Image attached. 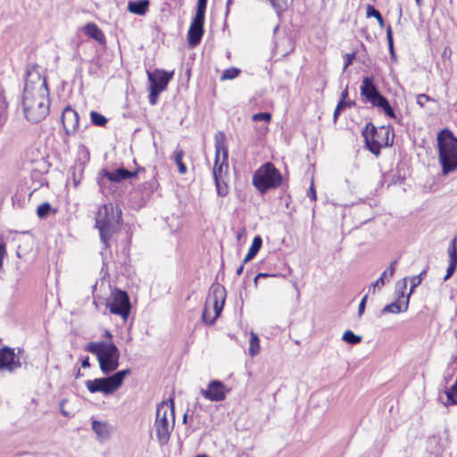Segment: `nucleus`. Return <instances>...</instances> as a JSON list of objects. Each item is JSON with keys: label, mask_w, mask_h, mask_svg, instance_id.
<instances>
[{"label": "nucleus", "mask_w": 457, "mask_h": 457, "mask_svg": "<svg viewBox=\"0 0 457 457\" xmlns=\"http://www.w3.org/2000/svg\"><path fill=\"white\" fill-rule=\"evenodd\" d=\"M37 65H29L22 96V108L25 118L31 123H38L49 113V90L45 77Z\"/></svg>", "instance_id": "1"}, {"label": "nucleus", "mask_w": 457, "mask_h": 457, "mask_svg": "<svg viewBox=\"0 0 457 457\" xmlns=\"http://www.w3.org/2000/svg\"><path fill=\"white\" fill-rule=\"evenodd\" d=\"M438 159L442 175L446 176L457 170V137L448 129H442L436 137Z\"/></svg>", "instance_id": "2"}, {"label": "nucleus", "mask_w": 457, "mask_h": 457, "mask_svg": "<svg viewBox=\"0 0 457 457\" xmlns=\"http://www.w3.org/2000/svg\"><path fill=\"white\" fill-rule=\"evenodd\" d=\"M85 350L96 356L104 374L108 375L119 367L120 351L112 341L90 342Z\"/></svg>", "instance_id": "3"}, {"label": "nucleus", "mask_w": 457, "mask_h": 457, "mask_svg": "<svg viewBox=\"0 0 457 457\" xmlns=\"http://www.w3.org/2000/svg\"><path fill=\"white\" fill-rule=\"evenodd\" d=\"M175 424L174 401L170 398L158 404L154 428L161 445H165L170 437Z\"/></svg>", "instance_id": "4"}, {"label": "nucleus", "mask_w": 457, "mask_h": 457, "mask_svg": "<svg viewBox=\"0 0 457 457\" xmlns=\"http://www.w3.org/2000/svg\"><path fill=\"white\" fill-rule=\"evenodd\" d=\"M121 220V210L107 204L101 206L96 216V226L99 229L101 241L107 247V242Z\"/></svg>", "instance_id": "5"}, {"label": "nucleus", "mask_w": 457, "mask_h": 457, "mask_svg": "<svg viewBox=\"0 0 457 457\" xmlns=\"http://www.w3.org/2000/svg\"><path fill=\"white\" fill-rule=\"evenodd\" d=\"M362 136L368 149L375 155L380 154L381 147L390 146L394 143V133L389 126L377 129L369 122L362 131Z\"/></svg>", "instance_id": "6"}, {"label": "nucleus", "mask_w": 457, "mask_h": 457, "mask_svg": "<svg viewBox=\"0 0 457 457\" xmlns=\"http://www.w3.org/2000/svg\"><path fill=\"white\" fill-rule=\"evenodd\" d=\"M225 298L226 290L222 286L217 284L211 287L202 313V320L205 324H213L220 315Z\"/></svg>", "instance_id": "7"}, {"label": "nucleus", "mask_w": 457, "mask_h": 457, "mask_svg": "<svg viewBox=\"0 0 457 457\" xmlns=\"http://www.w3.org/2000/svg\"><path fill=\"white\" fill-rule=\"evenodd\" d=\"M130 372L129 369L119 370L108 377L86 380L85 385L92 394L100 392L104 395H112L122 385L124 378Z\"/></svg>", "instance_id": "8"}, {"label": "nucleus", "mask_w": 457, "mask_h": 457, "mask_svg": "<svg viewBox=\"0 0 457 457\" xmlns=\"http://www.w3.org/2000/svg\"><path fill=\"white\" fill-rule=\"evenodd\" d=\"M281 182L282 176L271 162L262 165L253 176V185L262 194L278 187Z\"/></svg>", "instance_id": "9"}, {"label": "nucleus", "mask_w": 457, "mask_h": 457, "mask_svg": "<svg viewBox=\"0 0 457 457\" xmlns=\"http://www.w3.org/2000/svg\"><path fill=\"white\" fill-rule=\"evenodd\" d=\"M105 305L109 308L111 313L120 316L124 320L129 316L131 304L126 291L119 288L112 290Z\"/></svg>", "instance_id": "10"}, {"label": "nucleus", "mask_w": 457, "mask_h": 457, "mask_svg": "<svg viewBox=\"0 0 457 457\" xmlns=\"http://www.w3.org/2000/svg\"><path fill=\"white\" fill-rule=\"evenodd\" d=\"M173 72L169 73L163 70H156L154 72L147 71L149 86V103L154 105L157 103L161 92L166 89L169 81L171 79Z\"/></svg>", "instance_id": "11"}, {"label": "nucleus", "mask_w": 457, "mask_h": 457, "mask_svg": "<svg viewBox=\"0 0 457 457\" xmlns=\"http://www.w3.org/2000/svg\"><path fill=\"white\" fill-rule=\"evenodd\" d=\"M228 148L225 144V135L222 132H218L215 136V161L213 167V178L220 180L223 168L228 169Z\"/></svg>", "instance_id": "12"}, {"label": "nucleus", "mask_w": 457, "mask_h": 457, "mask_svg": "<svg viewBox=\"0 0 457 457\" xmlns=\"http://www.w3.org/2000/svg\"><path fill=\"white\" fill-rule=\"evenodd\" d=\"M406 278L396 283L397 299L395 302L386 304L381 311L382 313H400L406 312L409 305V295H404L403 291L406 289Z\"/></svg>", "instance_id": "13"}, {"label": "nucleus", "mask_w": 457, "mask_h": 457, "mask_svg": "<svg viewBox=\"0 0 457 457\" xmlns=\"http://www.w3.org/2000/svg\"><path fill=\"white\" fill-rule=\"evenodd\" d=\"M230 392L225 384L220 380H212L206 389H202V395L212 402H221L226 399L227 395Z\"/></svg>", "instance_id": "14"}, {"label": "nucleus", "mask_w": 457, "mask_h": 457, "mask_svg": "<svg viewBox=\"0 0 457 457\" xmlns=\"http://www.w3.org/2000/svg\"><path fill=\"white\" fill-rule=\"evenodd\" d=\"M138 171L139 170L136 171H129L122 167L118 168L113 171L104 169L98 174V185L100 187H103L104 185V179L111 182L119 183L127 179L135 178Z\"/></svg>", "instance_id": "15"}, {"label": "nucleus", "mask_w": 457, "mask_h": 457, "mask_svg": "<svg viewBox=\"0 0 457 457\" xmlns=\"http://www.w3.org/2000/svg\"><path fill=\"white\" fill-rule=\"evenodd\" d=\"M361 96L374 106L384 96L378 91L373 77H364L360 87Z\"/></svg>", "instance_id": "16"}, {"label": "nucleus", "mask_w": 457, "mask_h": 457, "mask_svg": "<svg viewBox=\"0 0 457 457\" xmlns=\"http://www.w3.org/2000/svg\"><path fill=\"white\" fill-rule=\"evenodd\" d=\"M205 15L195 13L187 32V41L190 46H196L204 35Z\"/></svg>", "instance_id": "17"}, {"label": "nucleus", "mask_w": 457, "mask_h": 457, "mask_svg": "<svg viewBox=\"0 0 457 457\" xmlns=\"http://www.w3.org/2000/svg\"><path fill=\"white\" fill-rule=\"evenodd\" d=\"M21 366V363L13 348L4 346L0 349V370L12 372Z\"/></svg>", "instance_id": "18"}, {"label": "nucleus", "mask_w": 457, "mask_h": 457, "mask_svg": "<svg viewBox=\"0 0 457 457\" xmlns=\"http://www.w3.org/2000/svg\"><path fill=\"white\" fill-rule=\"evenodd\" d=\"M79 117L78 112L71 106L63 109L62 114V123L66 135H73L79 127Z\"/></svg>", "instance_id": "19"}, {"label": "nucleus", "mask_w": 457, "mask_h": 457, "mask_svg": "<svg viewBox=\"0 0 457 457\" xmlns=\"http://www.w3.org/2000/svg\"><path fill=\"white\" fill-rule=\"evenodd\" d=\"M92 429L101 440L108 439L112 430L109 423L98 420L92 422Z\"/></svg>", "instance_id": "20"}, {"label": "nucleus", "mask_w": 457, "mask_h": 457, "mask_svg": "<svg viewBox=\"0 0 457 457\" xmlns=\"http://www.w3.org/2000/svg\"><path fill=\"white\" fill-rule=\"evenodd\" d=\"M149 4V0L129 1L128 4V10L134 14L145 15L148 11Z\"/></svg>", "instance_id": "21"}, {"label": "nucleus", "mask_w": 457, "mask_h": 457, "mask_svg": "<svg viewBox=\"0 0 457 457\" xmlns=\"http://www.w3.org/2000/svg\"><path fill=\"white\" fill-rule=\"evenodd\" d=\"M158 181L155 178H152L149 181L144 182L138 186V190L142 193L143 197L149 198L158 188Z\"/></svg>", "instance_id": "22"}, {"label": "nucleus", "mask_w": 457, "mask_h": 457, "mask_svg": "<svg viewBox=\"0 0 457 457\" xmlns=\"http://www.w3.org/2000/svg\"><path fill=\"white\" fill-rule=\"evenodd\" d=\"M85 33L91 38H94L99 43L104 41V35L102 30L95 23H87L85 26Z\"/></svg>", "instance_id": "23"}, {"label": "nucleus", "mask_w": 457, "mask_h": 457, "mask_svg": "<svg viewBox=\"0 0 457 457\" xmlns=\"http://www.w3.org/2000/svg\"><path fill=\"white\" fill-rule=\"evenodd\" d=\"M262 245V237L260 236L254 237L253 240L252 242V245H251V246H250V248L248 250V253H247V254L245 255V257L244 259V263H246L249 261H251L253 258H254L255 255L260 251Z\"/></svg>", "instance_id": "24"}, {"label": "nucleus", "mask_w": 457, "mask_h": 457, "mask_svg": "<svg viewBox=\"0 0 457 457\" xmlns=\"http://www.w3.org/2000/svg\"><path fill=\"white\" fill-rule=\"evenodd\" d=\"M387 278V270H384L380 277L370 286L369 292L372 294L379 292L385 284L389 282Z\"/></svg>", "instance_id": "25"}, {"label": "nucleus", "mask_w": 457, "mask_h": 457, "mask_svg": "<svg viewBox=\"0 0 457 457\" xmlns=\"http://www.w3.org/2000/svg\"><path fill=\"white\" fill-rule=\"evenodd\" d=\"M374 106L380 108L385 112V114L389 118H395V111L390 105L388 100L385 96H383Z\"/></svg>", "instance_id": "26"}, {"label": "nucleus", "mask_w": 457, "mask_h": 457, "mask_svg": "<svg viewBox=\"0 0 457 457\" xmlns=\"http://www.w3.org/2000/svg\"><path fill=\"white\" fill-rule=\"evenodd\" d=\"M260 352V341L258 336L251 332L250 334V346H249V354L252 357L256 356Z\"/></svg>", "instance_id": "27"}, {"label": "nucleus", "mask_w": 457, "mask_h": 457, "mask_svg": "<svg viewBox=\"0 0 457 457\" xmlns=\"http://www.w3.org/2000/svg\"><path fill=\"white\" fill-rule=\"evenodd\" d=\"M184 156V152L182 149H177L174 152V162H176L178 166L179 172L180 174H185L187 172V166L182 162V158Z\"/></svg>", "instance_id": "28"}, {"label": "nucleus", "mask_w": 457, "mask_h": 457, "mask_svg": "<svg viewBox=\"0 0 457 457\" xmlns=\"http://www.w3.org/2000/svg\"><path fill=\"white\" fill-rule=\"evenodd\" d=\"M342 339L350 345H357L361 341V337L355 335L352 330H346Z\"/></svg>", "instance_id": "29"}, {"label": "nucleus", "mask_w": 457, "mask_h": 457, "mask_svg": "<svg viewBox=\"0 0 457 457\" xmlns=\"http://www.w3.org/2000/svg\"><path fill=\"white\" fill-rule=\"evenodd\" d=\"M90 117L92 123L96 126L104 127L108 121V120L104 115L96 111H91Z\"/></svg>", "instance_id": "30"}, {"label": "nucleus", "mask_w": 457, "mask_h": 457, "mask_svg": "<svg viewBox=\"0 0 457 457\" xmlns=\"http://www.w3.org/2000/svg\"><path fill=\"white\" fill-rule=\"evenodd\" d=\"M366 15L367 17H374V19L378 21L380 27L384 26V19L381 13L372 5H368Z\"/></svg>", "instance_id": "31"}, {"label": "nucleus", "mask_w": 457, "mask_h": 457, "mask_svg": "<svg viewBox=\"0 0 457 457\" xmlns=\"http://www.w3.org/2000/svg\"><path fill=\"white\" fill-rule=\"evenodd\" d=\"M239 73L240 70L238 68L232 67L226 69L220 77V80L233 79L237 78Z\"/></svg>", "instance_id": "32"}, {"label": "nucleus", "mask_w": 457, "mask_h": 457, "mask_svg": "<svg viewBox=\"0 0 457 457\" xmlns=\"http://www.w3.org/2000/svg\"><path fill=\"white\" fill-rule=\"evenodd\" d=\"M215 181V186H216V190H217V194L218 195L220 196H226L228 193V187L227 186V184L222 180V179H220V180L216 178V179H214Z\"/></svg>", "instance_id": "33"}, {"label": "nucleus", "mask_w": 457, "mask_h": 457, "mask_svg": "<svg viewBox=\"0 0 457 457\" xmlns=\"http://www.w3.org/2000/svg\"><path fill=\"white\" fill-rule=\"evenodd\" d=\"M51 211V204L49 203H43L40 205H38L37 209V214L39 218H45L49 214Z\"/></svg>", "instance_id": "34"}, {"label": "nucleus", "mask_w": 457, "mask_h": 457, "mask_svg": "<svg viewBox=\"0 0 457 457\" xmlns=\"http://www.w3.org/2000/svg\"><path fill=\"white\" fill-rule=\"evenodd\" d=\"M252 120L253 121L270 122L271 120V114L270 112H258L253 115Z\"/></svg>", "instance_id": "35"}, {"label": "nucleus", "mask_w": 457, "mask_h": 457, "mask_svg": "<svg viewBox=\"0 0 457 457\" xmlns=\"http://www.w3.org/2000/svg\"><path fill=\"white\" fill-rule=\"evenodd\" d=\"M449 259L457 260V238L454 237L448 248Z\"/></svg>", "instance_id": "36"}, {"label": "nucleus", "mask_w": 457, "mask_h": 457, "mask_svg": "<svg viewBox=\"0 0 457 457\" xmlns=\"http://www.w3.org/2000/svg\"><path fill=\"white\" fill-rule=\"evenodd\" d=\"M457 267V260L449 259V265L446 270V274L444 280L446 281L450 277L453 276Z\"/></svg>", "instance_id": "37"}, {"label": "nucleus", "mask_w": 457, "mask_h": 457, "mask_svg": "<svg viewBox=\"0 0 457 457\" xmlns=\"http://www.w3.org/2000/svg\"><path fill=\"white\" fill-rule=\"evenodd\" d=\"M386 39L388 41V46H389L390 54H391L392 56H394L395 55V51H394L393 34H392L391 26H388L386 28Z\"/></svg>", "instance_id": "38"}, {"label": "nucleus", "mask_w": 457, "mask_h": 457, "mask_svg": "<svg viewBox=\"0 0 457 457\" xmlns=\"http://www.w3.org/2000/svg\"><path fill=\"white\" fill-rule=\"evenodd\" d=\"M411 288H410V292L407 295H411L414 289L421 283V278L420 277H417V276H413L411 278Z\"/></svg>", "instance_id": "39"}, {"label": "nucleus", "mask_w": 457, "mask_h": 457, "mask_svg": "<svg viewBox=\"0 0 457 457\" xmlns=\"http://www.w3.org/2000/svg\"><path fill=\"white\" fill-rule=\"evenodd\" d=\"M207 6V0H197V6L195 13L205 15Z\"/></svg>", "instance_id": "40"}, {"label": "nucleus", "mask_w": 457, "mask_h": 457, "mask_svg": "<svg viewBox=\"0 0 457 457\" xmlns=\"http://www.w3.org/2000/svg\"><path fill=\"white\" fill-rule=\"evenodd\" d=\"M432 98L430 96H428V95L426 94H419L417 96V104L420 106V107H424L425 104L428 101H431Z\"/></svg>", "instance_id": "41"}, {"label": "nucleus", "mask_w": 457, "mask_h": 457, "mask_svg": "<svg viewBox=\"0 0 457 457\" xmlns=\"http://www.w3.org/2000/svg\"><path fill=\"white\" fill-rule=\"evenodd\" d=\"M6 254V245L4 239L0 237V269L3 267V260Z\"/></svg>", "instance_id": "42"}, {"label": "nucleus", "mask_w": 457, "mask_h": 457, "mask_svg": "<svg viewBox=\"0 0 457 457\" xmlns=\"http://www.w3.org/2000/svg\"><path fill=\"white\" fill-rule=\"evenodd\" d=\"M396 264L397 261H393L391 262L389 267L386 270H387V281H390L391 278L394 276Z\"/></svg>", "instance_id": "43"}, {"label": "nucleus", "mask_w": 457, "mask_h": 457, "mask_svg": "<svg viewBox=\"0 0 457 457\" xmlns=\"http://www.w3.org/2000/svg\"><path fill=\"white\" fill-rule=\"evenodd\" d=\"M367 299H368V295H365L362 297V299L361 300L360 303H359V306H358V314H359V316H361L364 312V311H365V306H366Z\"/></svg>", "instance_id": "44"}, {"label": "nucleus", "mask_w": 457, "mask_h": 457, "mask_svg": "<svg viewBox=\"0 0 457 457\" xmlns=\"http://www.w3.org/2000/svg\"><path fill=\"white\" fill-rule=\"evenodd\" d=\"M355 57V54L353 53V54H346L345 55V66H344V70H345L348 66H350L353 61Z\"/></svg>", "instance_id": "45"}, {"label": "nucleus", "mask_w": 457, "mask_h": 457, "mask_svg": "<svg viewBox=\"0 0 457 457\" xmlns=\"http://www.w3.org/2000/svg\"><path fill=\"white\" fill-rule=\"evenodd\" d=\"M354 103L353 102H346L345 100H340L337 105V109H338L339 111H342L344 110L346 106H351L352 104H353Z\"/></svg>", "instance_id": "46"}, {"label": "nucleus", "mask_w": 457, "mask_h": 457, "mask_svg": "<svg viewBox=\"0 0 457 457\" xmlns=\"http://www.w3.org/2000/svg\"><path fill=\"white\" fill-rule=\"evenodd\" d=\"M277 275L275 274H269V273H258L255 278H254V285L257 286V283H258V279L259 278H268V277H276Z\"/></svg>", "instance_id": "47"}, {"label": "nucleus", "mask_w": 457, "mask_h": 457, "mask_svg": "<svg viewBox=\"0 0 457 457\" xmlns=\"http://www.w3.org/2000/svg\"><path fill=\"white\" fill-rule=\"evenodd\" d=\"M308 197L312 200V201H315L317 196H316V191H315V188H314V186H313V183H312L311 187H310V189H309V192L307 194Z\"/></svg>", "instance_id": "48"}, {"label": "nucleus", "mask_w": 457, "mask_h": 457, "mask_svg": "<svg viewBox=\"0 0 457 457\" xmlns=\"http://www.w3.org/2000/svg\"><path fill=\"white\" fill-rule=\"evenodd\" d=\"M67 403V400L66 399H63L61 401L60 403V411L61 413L64 416V417H69L70 416V413L65 411V408H64V404Z\"/></svg>", "instance_id": "49"}, {"label": "nucleus", "mask_w": 457, "mask_h": 457, "mask_svg": "<svg viewBox=\"0 0 457 457\" xmlns=\"http://www.w3.org/2000/svg\"><path fill=\"white\" fill-rule=\"evenodd\" d=\"M451 56V49L449 47H445L443 53H442V58L444 59H449Z\"/></svg>", "instance_id": "50"}, {"label": "nucleus", "mask_w": 457, "mask_h": 457, "mask_svg": "<svg viewBox=\"0 0 457 457\" xmlns=\"http://www.w3.org/2000/svg\"><path fill=\"white\" fill-rule=\"evenodd\" d=\"M90 366V363H89V357L87 356L84 360H82V362H81V367L82 368H87Z\"/></svg>", "instance_id": "51"}, {"label": "nucleus", "mask_w": 457, "mask_h": 457, "mask_svg": "<svg viewBox=\"0 0 457 457\" xmlns=\"http://www.w3.org/2000/svg\"><path fill=\"white\" fill-rule=\"evenodd\" d=\"M6 120V116L4 111H0V126H2Z\"/></svg>", "instance_id": "52"}, {"label": "nucleus", "mask_w": 457, "mask_h": 457, "mask_svg": "<svg viewBox=\"0 0 457 457\" xmlns=\"http://www.w3.org/2000/svg\"><path fill=\"white\" fill-rule=\"evenodd\" d=\"M342 111H339L338 109H335V112H334V114H333V119H334V121H337V120L338 119V116L340 114Z\"/></svg>", "instance_id": "53"}, {"label": "nucleus", "mask_w": 457, "mask_h": 457, "mask_svg": "<svg viewBox=\"0 0 457 457\" xmlns=\"http://www.w3.org/2000/svg\"><path fill=\"white\" fill-rule=\"evenodd\" d=\"M348 96V89L345 88L342 93H341V99L340 100H345V98Z\"/></svg>", "instance_id": "54"}, {"label": "nucleus", "mask_w": 457, "mask_h": 457, "mask_svg": "<svg viewBox=\"0 0 457 457\" xmlns=\"http://www.w3.org/2000/svg\"><path fill=\"white\" fill-rule=\"evenodd\" d=\"M79 181H80V179L77 178L76 175H75V172H73V183H74V186L77 187L79 184Z\"/></svg>", "instance_id": "55"}, {"label": "nucleus", "mask_w": 457, "mask_h": 457, "mask_svg": "<svg viewBox=\"0 0 457 457\" xmlns=\"http://www.w3.org/2000/svg\"><path fill=\"white\" fill-rule=\"evenodd\" d=\"M244 264H245V263L243 262V264H242V265H240V266L237 268V275H238V276H239V275H241V274H242V272H243V270H244Z\"/></svg>", "instance_id": "56"}, {"label": "nucleus", "mask_w": 457, "mask_h": 457, "mask_svg": "<svg viewBox=\"0 0 457 457\" xmlns=\"http://www.w3.org/2000/svg\"><path fill=\"white\" fill-rule=\"evenodd\" d=\"M427 271L426 270H422L417 277H420L421 280L423 279L424 276L426 275Z\"/></svg>", "instance_id": "57"}, {"label": "nucleus", "mask_w": 457, "mask_h": 457, "mask_svg": "<svg viewBox=\"0 0 457 457\" xmlns=\"http://www.w3.org/2000/svg\"><path fill=\"white\" fill-rule=\"evenodd\" d=\"M104 334H105V337H106L112 338V334H111V332H110L109 330H105V333H104Z\"/></svg>", "instance_id": "58"}, {"label": "nucleus", "mask_w": 457, "mask_h": 457, "mask_svg": "<svg viewBox=\"0 0 457 457\" xmlns=\"http://www.w3.org/2000/svg\"><path fill=\"white\" fill-rule=\"evenodd\" d=\"M232 4V0H228L227 2V12H228V9H229V6L231 5Z\"/></svg>", "instance_id": "59"}, {"label": "nucleus", "mask_w": 457, "mask_h": 457, "mask_svg": "<svg viewBox=\"0 0 457 457\" xmlns=\"http://www.w3.org/2000/svg\"><path fill=\"white\" fill-rule=\"evenodd\" d=\"M187 414L185 413L183 416V423H187Z\"/></svg>", "instance_id": "60"}, {"label": "nucleus", "mask_w": 457, "mask_h": 457, "mask_svg": "<svg viewBox=\"0 0 457 457\" xmlns=\"http://www.w3.org/2000/svg\"><path fill=\"white\" fill-rule=\"evenodd\" d=\"M81 376H82V374H81V372H80V370H78V371H77V373H76V378H79V377H81Z\"/></svg>", "instance_id": "61"}, {"label": "nucleus", "mask_w": 457, "mask_h": 457, "mask_svg": "<svg viewBox=\"0 0 457 457\" xmlns=\"http://www.w3.org/2000/svg\"><path fill=\"white\" fill-rule=\"evenodd\" d=\"M195 457H209L207 454H198Z\"/></svg>", "instance_id": "62"}, {"label": "nucleus", "mask_w": 457, "mask_h": 457, "mask_svg": "<svg viewBox=\"0 0 457 457\" xmlns=\"http://www.w3.org/2000/svg\"><path fill=\"white\" fill-rule=\"evenodd\" d=\"M416 1H417V3H419L420 0H416Z\"/></svg>", "instance_id": "63"}]
</instances>
